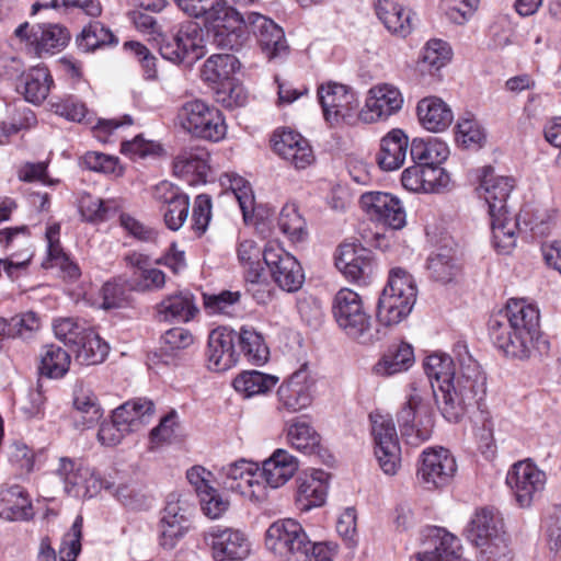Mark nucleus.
Here are the masks:
<instances>
[{"label":"nucleus","mask_w":561,"mask_h":561,"mask_svg":"<svg viewBox=\"0 0 561 561\" xmlns=\"http://www.w3.org/2000/svg\"><path fill=\"white\" fill-rule=\"evenodd\" d=\"M489 333L494 345L506 356L525 359L540 340V312L525 298H511L491 316Z\"/></svg>","instance_id":"f257e3e1"},{"label":"nucleus","mask_w":561,"mask_h":561,"mask_svg":"<svg viewBox=\"0 0 561 561\" xmlns=\"http://www.w3.org/2000/svg\"><path fill=\"white\" fill-rule=\"evenodd\" d=\"M510 176L485 175L479 186V195L488 206L491 219L493 245L499 253L508 254L516 245L517 222L507 216V198L514 188Z\"/></svg>","instance_id":"f03ea898"},{"label":"nucleus","mask_w":561,"mask_h":561,"mask_svg":"<svg viewBox=\"0 0 561 561\" xmlns=\"http://www.w3.org/2000/svg\"><path fill=\"white\" fill-rule=\"evenodd\" d=\"M416 298L417 287L413 276L403 268H392L377 304L379 323L392 327L404 321L412 312Z\"/></svg>","instance_id":"7ed1b4c3"},{"label":"nucleus","mask_w":561,"mask_h":561,"mask_svg":"<svg viewBox=\"0 0 561 561\" xmlns=\"http://www.w3.org/2000/svg\"><path fill=\"white\" fill-rule=\"evenodd\" d=\"M333 317L339 328L359 344L379 340V330L373 324L360 296L352 289H340L333 299Z\"/></svg>","instance_id":"20e7f679"},{"label":"nucleus","mask_w":561,"mask_h":561,"mask_svg":"<svg viewBox=\"0 0 561 561\" xmlns=\"http://www.w3.org/2000/svg\"><path fill=\"white\" fill-rule=\"evenodd\" d=\"M265 546L286 561H308L310 551L321 549L308 538L300 523L291 518L270 525L265 534Z\"/></svg>","instance_id":"39448f33"},{"label":"nucleus","mask_w":561,"mask_h":561,"mask_svg":"<svg viewBox=\"0 0 561 561\" xmlns=\"http://www.w3.org/2000/svg\"><path fill=\"white\" fill-rule=\"evenodd\" d=\"M219 4L204 22L211 28L213 42L217 47L238 50L249 37L248 15L244 18L228 7L226 0H219Z\"/></svg>","instance_id":"423d86ee"},{"label":"nucleus","mask_w":561,"mask_h":561,"mask_svg":"<svg viewBox=\"0 0 561 561\" xmlns=\"http://www.w3.org/2000/svg\"><path fill=\"white\" fill-rule=\"evenodd\" d=\"M160 55L176 65L192 66L206 54L204 34L196 22H186L161 41Z\"/></svg>","instance_id":"0eeeda50"},{"label":"nucleus","mask_w":561,"mask_h":561,"mask_svg":"<svg viewBox=\"0 0 561 561\" xmlns=\"http://www.w3.org/2000/svg\"><path fill=\"white\" fill-rule=\"evenodd\" d=\"M317 95L323 117L331 126L354 124L359 118V99L352 88L328 82L319 85Z\"/></svg>","instance_id":"6e6552de"},{"label":"nucleus","mask_w":561,"mask_h":561,"mask_svg":"<svg viewBox=\"0 0 561 561\" xmlns=\"http://www.w3.org/2000/svg\"><path fill=\"white\" fill-rule=\"evenodd\" d=\"M468 539L483 553L491 557L505 554L506 538L501 513L494 508H481L471 519L467 529Z\"/></svg>","instance_id":"1a4fd4ad"},{"label":"nucleus","mask_w":561,"mask_h":561,"mask_svg":"<svg viewBox=\"0 0 561 561\" xmlns=\"http://www.w3.org/2000/svg\"><path fill=\"white\" fill-rule=\"evenodd\" d=\"M375 456L386 474H396L401 462V449L392 417L379 411L369 414Z\"/></svg>","instance_id":"9d476101"},{"label":"nucleus","mask_w":561,"mask_h":561,"mask_svg":"<svg viewBox=\"0 0 561 561\" xmlns=\"http://www.w3.org/2000/svg\"><path fill=\"white\" fill-rule=\"evenodd\" d=\"M546 483V472L530 460L514 463L506 474V484L522 508L530 507L541 496Z\"/></svg>","instance_id":"9b49d317"},{"label":"nucleus","mask_w":561,"mask_h":561,"mask_svg":"<svg viewBox=\"0 0 561 561\" xmlns=\"http://www.w3.org/2000/svg\"><path fill=\"white\" fill-rule=\"evenodd\" d=\"M262 255L273 280L279 288L288 293L301 288L305 282V273L295 256L275 242H267Z\"/></svg>","instance_id":"f8f14e48"},{"label":"nucleus","mask_w":561,"mask_h":561,"mask_svg":"<svg viewBox=\"0 0 561 561\" xmlns=\"http://www.w3.org/2000/svg\"><path fill=\"white\" fill-rule=\"evenodd\" d=\"M192 505L181 494L171 493L161 512L159 523V543L162 548L171 550L190 528Z\"/></svg>","instance_id":"ddd939ff"},{"label":"nucleus","mask_w":561,"mask_h":561,"mask_svg":"<svg viewBox=\"0 0 561 561\" xmlns=\"http://www.w3.org/2000/svg\"><path fill=\"white\" fill-rule=\"evenodd\" d=\"M398 424L405 443L417 447L432 437L434 417L421 399L413 394L398 413Z\"/></svg>","instance_id":"4468645a"},{"label":"nucleus","mask_w":561,"mask_h":561,"mask_svg":"<svg viewBox=\"0 0 561 561\" xmlns=\"http://www.w3.org/2000/svg\"><path fill=\"white\" fill-rule=\"evenodd\" d=\"M65 491L73 497H92L103 488V480L82 460L61 457L56 469Z\"/></svg>","instance_id":"2eb2a0df"},{"label":"nucleus","mask_w":561,"mask_h":561,"mask_svg":"<svg viewBox=\"0 0 561 561\" xmlns=\"http://www.w3.org/2000/svg\"><path fill=\"white\" fill-rule=\"evenodd\" d=\"M457 470L454 456L443 447H430L420 456L417 478L428 490L450 483Z\"/></svg>","instance_id":"dca6fc26"},{"label":"nucleus","mask_w":561,"mask_h":561,"mask_svg":"<svg viewBox=\"0 0 561 561\" xmlns=\"http://www.w3.org/2000/svg\"><path fill=\"white\" fill-rule=\"evenodd\" d=\"M153 198L161 204L164 225L172 231L181 229L188 217L190 198L179 187L162 181L153 188Z\"/></svg>","instance_id":"f3484780"},{"label":"nucleus","mask_w":561,"mask_h":561,"mask_svg":"<svg viewBox=\"0 0 561 561\" xmlns=\"http://www.w3.org/2000/svg\"><path fill=\"white\" fill-rule=\"evenodd\" d=\"M402 105L403 95L397 87L389 83L377 84L369 89L359 118L365 123L383 121L398 113Z\"/></svg>","instance_id":"a211bd4d"},{"label":"nucleus","mask_w":561,"mask_h":561,"mask_svg":"<svg viewBox=\"0 0 561 561\" xmlns=\"http://www.w3.org/2000/svg\"><path fill=\"white\" fill-rule=\"evenodd\" d=\"M259 471L257 463L241 459L222 468V483L231 492L260 500L264 495V486L259 481Z\"/></svg>","instance_id":"6ab92c4d"},{"label":"nucleus","mask_w":561,"mask_h":561,"mask_svg":"<svg viewBox=\"0 0 561 561\" xmlns=\"http://www.w3.org/2000/svg\"><path fill=\"white\" fill-rule=\"evenodd\" d=\"M432 388L436 404L449 422H458L473 403L481 408L485 388Z\"/></svg>","instance_id":"aec40b11"},{"label":"nucleus","mask_w":561,"mask_h":561,"mask_svg":"<svg viewBox=\"0 0 561 561\" xmlns=\"http://www.w3.org/2000/svg\"><path fill=\"white\" fill-rule=\"evenodd\" d=\"M363 209L375 220L392 229H401L407 224L405 210L398 197L385 192H367L360 196Z\"/></svg>","instance_id":"412c9836"},{"label":"nucleus","mask_w":561,"mask_h":561,"mask_svg":"<svg viewBox=\"0 0 561 561\" xmlns=\"http://www.w3.org/2000/svg\"><path fill=\"white\" fill-rule=\"evenodd\" d=\"M460 554V539L444 528L433 527L424 536L423 549L410 561H456Z\"/></svg>","instance_id":"4be33fe9"},{"label":"nucleus","mask_w":561,"mask_h":561,"mask_svg":"<svg viewBox=\"0 0 561 561\" xmlns=\"http://www.w3.org/2000/svg\"><path fill=\"white\" fill-rule=\"evenodd\" d=\"M205 540L211 547L215 561L242 560L250 553V542L238 529L213 527Z\"/></svg>","instance_id":"5701e85b"},{"label":"nucleus","mask_w":561,"mask_h":561,"mask_svg":"<svg viewBox=\"0 0 561 561\" xmlns=\"http://www.w3.org/2000/svg\"><path fill=\"white\" fill-rule=\"evenodd\" d=\"M272 146L275 153L297 170H304L314 162L313 150L309 141L299 133L282 129L274 133Z\"/></svg>","instance_id":"b1692460"},{"label":"nucleus","mask_w":561,"mask_h":561,"mask_svg":"<svg viewBox=\"0 0 561 561\" xmlns=\"http://www.w3.org/2000/svg\"><path fill=\"white\" fill-rule=\"evenodd\" d=\"M237 331L227 327L213 330L208 336L207 366L214 371H225L232 367L239 357L236 350Z\"/></svg>","instance_id":"393cba45"},{"label":"nucleus","mask_w":561,"mask_h":561,"mask_svg":"<svg viewBox=\"0 0 561 561\" xmlns=\"http://www.w3.org/2000/svg\"><path fill=\"white\" fill-rule=\"evenodd\" d=\"M335 265L346 278L358 284H367L374 273L371 252L353 243L339 248Z\"/></svg>","instance_id":"a878e982"},{"label":"nucleus","mask_w":561,"mask_h":561,"mask_svg":"<svg viewBox=\"0 0 561 561\" xmlns=\"http://www.w3.org/2000/svg\"><path fill=\"white\" fill-rule=\"evenodd\" d=\"M248 23L268 59L282 57L287 53L285 33L273 20L257 12H250Z\"/></svg>","instance_id":"bb28decb"},{"label":"nucleus","mask_w":561,"mask_h":561,"mask_svg":"<svg viewBox=\"0 0 561 561\" xmlns=\"http://www.w3.org/2000/svg\"><path fill=\"white\" fill-rule=\"evenodd\" d=\"M188 482L194 486L204 513L210 518L220 517L229 507L225 499L213 485L210 471L204 467L194 466L186 472Z\"/></svg>","instance_id":"cd10ccee"},{"label":"nucleus","mask_w":561,"mask_h":561,"mask_svg":"<svg viewBox=\"0 0 561 561\" xmlns=\"http://www.w3.org/2000/svg\"><path fill=\"white\" fill-rule=\"evenodd\" d=\"M377 18L389 33L405 38L412 33V11L398 2V0H374Z\"/></svg>","instance_id":"c85d7f7f"},{"label":"nucleus","mask_w":561,"mask_h":561,"mask_svg":"<svg viewBox=\"0 0 561 561\" xmlns=\"http://www.w3.org/2000/svg\"><path fill=\"white\" fill-rule=\"evenodd\" d=\"M31 46L38 56L61 51L70 42L71 33L59 23H38L32 25Z\"/></svg>","instance_id":"c756f323"},{"label":"nucleus","mask_w":561,"mask_h":561,"mask_svg":"<svg viewBox=\"0 0 561 561\" xmlns=\"http://www.w3.org/2000/svg\"><path fill=\"white\" fill-rule=\"evenodd\" d=\"M174 174L190 184L205 183L209 171V152L204 148H190L176 156Z\"/></svg>","instance_id":"7c9ffc66"},{"label":"nucleus","mask_w":561,"mask_h":561,"mask_svg":"<svg viewBox=\"0 0 561 561\" xmlns=\"http://www.w3.org/2000/svg\"><path fill=\"white\" fill-rule=\"evenodd\" d=\"M409 138L401 129H392L380 140L379 151L376 154V162L383 171L400 169L407 158Z\"/></svg>","instance_id":"2f4dec72"},{"label":"nucleus","mask_w":561,"mask_h":561,"mask_svg":"<svg viewBox=\"0 0 561 561\" xmlns=\"http://www.w3.org/2000/svg\"><path fill=\"white\" fill-rule=\"evenodd\" d=\"M329 474L323 470H313L298 478L296 505L301 512L321 506L325 501Z\"/></svg>","instance_id":"473e14b6"},{"label":"nucleus","mask_w":561,"mask_h":561,"mask_svg":"<svg viewBox=\"0 0 561 561\" xmlns=\"http://www.w3.org/2000/svg\"><path fill=\"white\" fill-rule=\"evenodd\" d=\"M156 311L159 320L161 321L185 323L196 316L198 308L196 306L194 295L184 290L171 294L163 298L159 304H157Z\"/></svg>","instance_id":"72a5a7b5"},{"label":"nucleus","mask_w":561,"mask_h":561,"mask_svg":"<svg viewBox=\"0 0 561 561\" xmlns=\"http://www.w3.org/2000/svg\"><path fill=\"white\" fill-rule=\"evenodd\" d=\"M118 424L130 434L144 428L152 419L154 403L146 398H136L117 407L112 411Z\"/></svg>","instance_id":"f704fd0d"},{"label":"nucleus","mask_w":561,"mask_h":561,"mask_svg":"<svg viewBox=\"0 0 561 561\" xmlns=\"http://www.w3.org/2000/svg\"><path fill=\"white\" fill-rule=\"evenodd\" d=\"M298 460L285 449H276L264 460L260 477H264L271 488H279L289 481L298 470Z\"/></svg>","instance_id":"c9c22d12"},{"label":"nucleus","mask_w":561,"mask_h":561,"mask_svg":"<svg viewBox=\"0 0 561 561\" xmlns=\"http://www.w3.org/2000/svg\"><path fill=\"white\" fill-rule=\"evenodd\" d=\"M416 111L422 126L434 133L445 130L454 119L450 107L442 99L436 96L421 100Z\"/></svg>","instance_id":"e433bc0d"},{"label":"nucleus","mask_w":561,"mask_h":561,"mask_svg":"<svg viewBox=\"0 0 561 561\" xmlns=\"http://www.w3.org/2000/svg\"><path fill=\"white\" fill-rule=\"evenodd\" d=\"M53 85V78L46 67H34L23 73L16 90L30 103L39 104L48 95Z\"/></svg>","instance_id":"4c0bfd02"},{"label":"nucleus","mask_w":561,"mask_h":561,"mask_svg":"<svg viewBox=\"0 0 561 561\" xmlns=\"http://www.w3.org/2000/svg\"><path fill=\"white\" fill-rule=\"evenodd\" d=\"M32 504L20 485L0 490V517L7 520H25L32 517Z\"/></svg>","instance_id":"58836bf2"},{"label":"nucleus","mask_w":561,"mask_h":561,"mask_svg":"<svg viewBox=\"0 0 561 561\" xmlns=\"http://www.w3.org/2000/svg\"><path fill=\"white\" fill-rule=\"evenodd\" d=\"M410 154L413 162L420 167L437 165L447 160L449 148L437 137L414 138L410 145Z\"/></svg>","instance_id":"ea45409f"},{"label":"nucleus","mask_w":561,"mask_h":561,"mask_svg":"<svg viewBox=\"0 0 561 561\" xmlns=\"http://www.w3.org/2000/svg\"><path fill=\"white\" fill-rule=\"evenodd\" d=\"M82 365L101 364L108 354V345L93 329L88 328L70 347Z\"/></svg>","instance_id":"a19ab883"},{"label":"nucleus","mask_w":561,"mask_h":561,"mask_svg":"<svg viewBox=\"0 0 561 561\" xmlns=\"http://www.w3.org/2000/svg\"><path fill=\"white\" fill-rule=\"evenodd\" d=\"M443 240L444 244L428 255L426 266L433 279L445 284L454 279L458 273V266L455 263L453 240L450 238Z\"/></svg>","instance_id":"79ce46f5"},{"label":"nucleus","mask_w":561,"mask_h":561,"mask_svg":"<svg viewBox=\"0 0 561 561\" xmlns=\"http://www.w3.org/2000/svg\"><path fill=\"white\" fill-rule=\"evenodd\" d=\"M82 517H77L72 524L71 531L64 538L59 549V558L46 540H42L38 561H76L81 550Z\"/></svg>","instance_id":"37998d69"},{"label":"nucleus","mask_w":561,"mask_h":561,"mask_svg":"<svg viewBox=\"0 0 561 561\" xmlns=\"http://www.w3.org/2000/svg\"><path fill=\"white\" fill-rule=\"evenodd\" d=\"M286 437L291 447L304 454L313 455L320 450L321 437L306 421L297 419L287 423Z\"/></svg>","instance_id":"c03bdc74"},{"label":"nucleus","mask_w":561,"mask_h":561,"mask_svg":"<svg viewBox=\"0 0 561 561\" xmlns=\"http://www.w3.org/2000/svg\"><path fill=\"white\" fill-rule=\"evenodd\" d=\"M240 69V61L231 54H214L203 65L201 77L209 83H224Z\"/></svg>","instance_id":"a18cd8bd"},{"label":"nucleus","mask_w":561,"mask_h":561,"mask_svg":"<svg viewBox=\"0 0 561 561\" xmlns=\"http://www.w3.org/2000/svg\"><path fill=\"white\" fill-rule=\"evenodd\" d=\"M423 369L432 386L434 382L454 386L456 365L450 355L442 352L427 355L423 359Z\"/></svg>","instance_id":"49530a36"},{"label":"nucleus","mask_w":561,"mask_h":561,"mask_svg":"<svg viewBox=\"0 0 561 561\" xmlns=\"http://www.w3.org/2000/svg\"><path fill=\"white\" fill-rule=\"evenodd\" d=\"M451 59V48L447 42L443 39H430L423 50L417 62L421 73L435 76Z\"/></svg>","instance_id":"de8ad7c7"},{"label":"nucleus","mask_w":561,"mask_h":561,"mask_svg":"<svg viewBox=\"0 0 561 561\" xmlns=\"http://www.w3.org/2000/svg\"><path fill=\"white\" fill-rule=\"evenodd\" d=\"M70 366V355L61 346L47 344L41 353V376L49 379H59L66 375Z\"/></svg>","instance_id":"09e8293b"},{"label":"nucleus","mask_w":561,"mask_h":561,"mask_svg":"<svg viewBox=\"0 0 561 561\" xmlns=\"http://www.w3.org/2000/svg\"><path fill=\"white\" fill-rule=\"evenodd\" d=\"M414 362L413 348L408 343H401L375 365L374 371L379 376H392L405 371Z\"/></svg>","instance_id":"8fccbe9b"},{"label":"nucleus","mask_w":561,"mask_h":561,"mask_svg":"<svg viewBox=\"0 0 561 561\" xmlns=\"http://www.w3.org/2000/svg\"><path fill=\"white\" fill-rule=\"evenodd\" d=\"M237 344L240 352L253 365L265 364L270 350L263 336L252 328H242L237 332Z\"/></svg>","instance_id":"3c124183"},{"label":"nucleus","mask_w":561,"mask_h":561,"mask_svg":"<svg viewBox=\"0 0 561 561\" xmlns=\"http://www.w3.org/2000/svg\"><path fill=\"white\" fill-rule=\"evenodd\" d=\"M73 409L81 414L82 427H91L103 416L101 403L91 388H76L72 396Z\"/></svg>","instance_id":"603ef678"},{"label":"nucleus","mask_w":561,"mask_h":561,"mask_svg":"<svg viewBox=\"0 0 561 561\" xmlns=\"http://www.w3.org/2000/svg\"><path fill=\"white\" fill-rule=\"evenodd\" d=\"M76 43L80 49L89 53L104 46L116 45L117 38L103 23L93 21L77 35Z\"/></svg>","instance_id":"864d4df0"},{"label":"nucleus","mask_w":561,"mask_h":561,"mask_svg":"<svg viewBox=\"0 0 561 561\" xmlns=\"http://www.w3.org/2000/svg\"><path fill=\"white\" fill-rule=\"evenodd\" d=\"M214 108V106L199 99L186 101L179 108V123L183 129L193 135Z\"/></svg>","instance_id":"5fc2aeb1"},{"label":"nucleus","mask_w":561,"mask_h":561,"mask_svg":"<svg viewBox=\"0 0 561 561\" xmlns=\"http://www.w3.org/2000/svg\"><path fill=\"white\" fill-rule=\"evenodd\" d=\"M242 294L239 290H221L219 294L204 295V307L210 314L234 316L240 310Z\"/></svg>","instance_id":"6e6d98bb"},{"label":"nucleus","mask_w":561,"mask_h":561,"mask_svg":"<svg viewBox=\"0 0 561 561\" xmlns=\"http://www.w3.org/2000/svg\"><path fill=\"white\" fill-rule=\"evenodd\" d=\"M277 410L296 413L308 408L312 402L309 388H277Z\"/></svg>","instance_id":"4d7b16f0"},{"label":"nucleus","mask_w":561,"mask_h":561,"mask_svg":"<svg viewBox=\"0 0 561 561\" xmlns=\"http://www.w3.org/2000/svg\"><path fill=\"white\" fill-rule=\"evenodd\" d=\"M277 225L291 241H302L307 234L305 219L294 205H286L280 210Z\"/></svg>","instance_id":"13d9d810"},{"label":"nucleus","mask_w":561,"mask_h":561,"mask_svg":"<svg viewBox=\"0 0 561 561\" xmlns=\"http://www.w3.org/2000/svg\"><path fill=\"white\" fill-rule=\"evenodd\" d=\"M79 208L85 220L103 221L116 210V204L114 201H103L85 194L80 198Z\"/></svg>","instance_id":"bf43d9fd"},{"label":"nucleus","mask_w":561,"mask_h":561,"mask_svg":"<svg viewBox=\"0 0 561 561\" xmlns=\"http://www.w3.org/2000/svg\"><path fill=\"white\" fill-rule=\"evenodd\" d=\"M53 111L68 121L77 123H90V112L85 104L77 96L69 95L51 104Z\"/></svg>","instance_id":"052dcab7"},{"label":"nucleus","mask_w":561,"mask_h":561,"mask_svg":"<svg viewBox=\"0 0 561 561\" xmlns=\"http://www.w3.org/2000/svg\"><path fill=\"white\" fill-rule=\"evenodd\" d=\"M486 140L485 131L478 121L463 118L457 124V141L465 148H481Z\"/></svg>","instance_id":"680f3d73"},{"label":"nucleus","mask_w":561,"mask_h":561,"mask_svg":"<svg viewBox=\"0 0 561 561\" xmlns=\"http://www.w3.org/2000/svg\"><path fill=\"white\" fill-rule=\"evenodd\" d=\"M226 134L227 125L225 118L221 112L215 107L192 136L217 142L224 139Z\"/></svg>","instance_id":"e2e57ef3"},{"label":"nucleus","mask_w":561,"mask_h":561,"mask_svg":"<svg viewBox=\"0 0 561 561\" xmlns=\"http://www.w3.org/2000/svg\"><path fill=\"white\" fill-rule=\"evenodd\" d=\"M167 275L163 271L149 267L138 273L136 278H130L129 289L138 293L161 290L165 286Z\"/></svg>","instance_id":"0e129e2a"},{"label":"nucleus","mask_w":561,"mask_h":561,"mask_svg":"<svg viewBox=\"0 0 561 561\" xmlns=\"http://www.w3.org/2000/svg\"><path fill=\"white\" fill-rule=\"evenodd\" d=\"M211 198L207 194H199L195 197L192 211L191 228L197 237H202L211 219Z\"/></svg>","instance_id":"69168bd1"},{"label":"nucleus","mask_w":561,"mask_h":561,"mask_svg":"<svg viewBox=\"0 0 561 561\" xmlns=\"http://www.w3.org/2000/svg\"><path fill=\"white\" fill-rule=\"evenodd\" d=\"M216 101L226 108H233L245 104L247 94L243 87L231 79L219 84L216 90Z\"/></svg>","instance_id":"338daca9"},{"label":"nucleus","mask_w":561,"mask_h":561,"mask_svg":"<svg viewBox=\"0 0 561 561\" xmlns=\"http://www.w3.org/2000/svg\"><path fill=\"white\" fill-rule=\"evenodd\" d=\"M53 329L55 336L66 346L71 347L88 327H84L72 318H62L54 321Z\"/></svg>","instance_id":"774afa93"}]
</instances>
